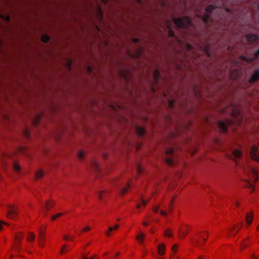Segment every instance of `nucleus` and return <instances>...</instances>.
<instances>
[{
	"mask_svg": "<svg viewBox=\"0 0 259 259\" xmlns=\"http://www.w3.org/2000/svg\"><path fill=\"white\" fill-rule=\"evenodd\" d=\"M231 116L234 119H227L225 121H219L218 123L220 130L223 133L227 131L228 126L234 124H240L242 121V117L240 115V111L238 107H233L232 109Z\"/></svg>",
	"mask_w": 259,
	"mask_h": 259,
	"instance_id": "obj_1",
	"label": "nucleus"
},
{
	"mask_svg": "<svg viewBox=\"0 0 259 259\" xmlns=\"http://www.w3.org/2000/svg\"><path fill=\"white\" fill-rule=\"evenodd\" d=\"M208 238V232L207 231H202L194 236L191 240V243L194 246L201 247L205 244Z\"/></svg>",
	"mask_w": 259,
	"mask_h": 259,
	"instance_id": "obj_2",
	"label": "nucleus"
},
{
	"mask_svg": "<svg viewBox=\"0 0 259 259\" xmlns=\"http://www.w3.org/2000/svg\"><path fill=\"white\" fill-rule=\"evenodd\" d=\"M172 20L179 28H187L191 25V19L188 16H184L182 18H173Z\"/></svg>",
	"mask_w": 259,
	"mask_h": 259,
	"instance_id": "obj_3",
	"label": "nucleus"
},
{
	"mask_svg": "<svg viewBox=\"0 0 259 259\" xmlns=\"http://www.w3.org/2000/svg\"><path fill=\"white\" fill-rule=\"evenodd\" d=\"M250 176L251 177L249 180L246 179L245 182L246 183L245 186L246 187H254L255 183L258 180V174L257 170L254 168H252L250 170Z\"/></svg>",
	"mask_w": 259,
	"mask_h": 259,
	"instance_id": "obj_4",
	"label": "nucleus"
},
{
	"mask_svg": "<svg viewBox=\"0 0 259 259\" xmlns=\"http://www.w3.org/2000/svg\"><path fill=\"white\" fill-rule=\"evenodd\" d=\"M191 230L190 226L186 224L181 225L179 229L178 237L180 239H184Z\"/></svg>",
	"mask_w": 259,
	"mask_h": 259,
	"instance_id": "obj_5",
	"label": "nucleus"
},
{
	"mask_svg": "<svg viewBox=\"0 0 259 259\" xmlns=\"http://www.w3.org/2000/svg\"><path fill=\"white\" fill-rule=\"evenodd\" d=\"M9 211L7 214L8 218L14 219L18 215V208L17 206L10 204L8 205Z\"/></svg>",
	"mask_w": 259,
	"mask_h": 259,
	"instance_id": "obj_6",
	"label": "nucleus"
},
{
	"mask_svg": "<svg viewBox=\"0 0 259 259\" xmlns=\"http://www.w3.org/2000/svg\"><path fill=\"white\" fill-rule=\"evenodd\" d=\"M174 149L172 147H168L166 149L165 153L168 156L165 158V162L169 165H172L174 164V160L171 155L174 153Z\"/></svg>",
	"mask_w": 259,
	"mask_h": 259,
	"instance_id": "obj_7",
	"label": "nucleus"
},
{
	"mask_svg": "<svg viewBox=\"0 0 259 259\" xmlns=\"http://www.w3.org/2000/svg\"><path fill=\"white\" fill-rule=\"evenodd\" d=\"M242 223H238L235 224L232 228H230L228 231V235L230 237L234 236L241 229L242 227Z\"/></svg>",
	"mask_w": 259,
	"mask_h": 259,
	"instance_id": "obj_8",
	"label": "nucleus"
},
{
	"mask_svg": "<svg viewBox=\"0 0 259 259\" xmlns=\"http://www.w3.org/2000/svg\"><path fill=\"white\" fill-rule=\"evenodd\" d=\"M250 155L251 159L259 162V150L255 146H251Z\"/></svg>",
	"mask_w": 259,
	"mask_h": 259,
	"instance_id": "obj_9",
	"label": "nucleus"
},
{
	"mask_svg": "<svg viewBox=\"0 0 259 259\" xmlns=\"http://www.w3.org/2000/svg\"><path fill=\"white\" fill-rule=\"evenodd\" d=\"M160 77V74L158 70H155L153 73L154 81L151 86V90L153 92L157 90V81Z\"/></svg>",
	"mask_w": 259,
	"mask_h": 259,
	"instance_id": "obj_10",
	"label": "nucleus"
},
{
	"mask_svg": "<svg viewBox=\"0 0 259 259\" xmlns=\"http://www.w3.org/2000/svg\"><path fill=\"white\" fill-rule=\"evenodd\" d=\"M119 75L127 81L131 77V71L128 69L121 70L119 71Z\"/></svg>",
	"mask_w": 259,
	"mask_h": 259,
	"instance_id": "obj_11",
	"label": "nucleus"
},
{
	"mask_svg": "<svg viewBox=\"0 0 259 259\" xmlns=\"http://www.w3.org/2000/svg\"><path fill=\"white\" fill-rule=\"evenodd\" d=\"M47 228V225H43L39 228V242H44L45 238V233Z\"/></svg>",
	"mask_w": 259,
	"mask_h": 259,
	"instance_id": "obj_12",
	"label": "nucleus"
},
{
	"mask_svg": "<svg viewBox=\"0 0 259 259\" xmlns=\"http://www.w3.org/2000/svg\"><path fill=\"white\" fill-rule=\"evenodd\" d=\"M55 202L52 200H48L46 201L45 204L44 206V209L46 211L45 215H47V211L54 207Z\"/></svg>",
	"mask_w": 259,
	"mask_h": 259,
	"instance_id": "obj_13",
	"label": "nucleus"
},
{
	"mask_svg": "<svg viewBox=\"0 0 259 259\" xmlns=\"http://www.w3.org/2000/svg\"><path fill=\"white\" fill-rule=\"evenodd\" d=\"M259 57V50L254 54V57L252 58H246L245 57L241 56L239 57V59L242 61L247 62H252L256 58Z\"/></svg>",
	"mask_w": 259,
	"mask_h": 259,
	"instance_id": "obj_14",
	"label": "nucleus"
},
{
	"mask_svg": "<svg viewBox=\"0 0 259 259\" xmlns=\"http://www.w3.org/2000/svg\"><path fill=\"white\" fill-rule=\"evenodd\" d=\"M119 225L118 224H116L114 226L109 227L108 229L106 231L105 234L107 236L109 237L112 235L113 231H116L119 228Z\"/></svg>",
	"mask_w": 259,
	"mask_h": 259,
	"instance_id": "obj_15",
	"label": "nucleus"
},
{
	"mask_svg": "<svg viewBox=\"0 0 259 259\" xmlns=\"http://www.w3.org/2000/svg\"><path fill=\"white\" fill-rule=\"evenodd\" d=\"M22 250L21 243L14 242L12 247V251L15 252L17 253L21 252Z\"/></svg>",
	"mask_w": 259,
	"mask_h": 259,
	"instance_id": "obj_16",
	"label": "nucleus"
},
{
	"mask_svg": "<svg viewBox=\"0 0 259 259\" xmlns=\"http://www.w3.org/2000/svg\"><path fill=\"white\" fill-rule=\"evenodd\" d=\"M24 234L22 232H18L15 235L14 242L21 243L23 239Z\"/></svg>",
	"mask_w": 259,
	"mask_h": 259,
	"instance_id": "obj_17",
	"label": "nucleus"
},
{
	"mask_svg": "<svg viewBox=\"0 0 259 259\" xmlns=\"http://www.w3.org/2000/svg\"><path fill=\"white\" fill-rule=\"evenodd\" d=\"M157 253L159 255L162 256L165 253V245L163 243L159 244L157 246Z\"/></svg>",
	"mask_w": 259,
	"mask_h": 259,
	"instance_id": "obj_18",
	"label": "nucleus"
},
{
	"mask_svg": "<svg viewBox=\"0 0 259 259\" xmlns=\"http://www.w3.org/2000/svg\"><path fill=\"white\" fill-rule=\"evenodd\" d=\"M259 79V70L255 71L252 75L251 76L249 82L250 83H252Z\"/></svg>",
	"mask_w": 259,
	"mask_h": 259,
	"instance_id": "obj_19",
	"label": "nucleus"
},
{
	"mask_svg": "<svg viewBox=\"0 0 259 259\" xmlns=\"http://www.w3.org/2000/svg\"><path fill=\"white\" fill-rule=\"evenodd\" d=\"M144 52V49L142 47L138 48L137 49L135 52L131 55V56L134 58H139L142 55V53Z\"/></svg>",
	"mask_w": 259,
	"mask_h": 259,
	"instance_id": "obj_20",
	"label": "nucleus"
},
{
	"mask_svg": "<svg viewBox=\"0 0 259 259\" xmlns=\"http://www.w3.org/2000/svg\"><path fill=\"white\" fill-rule=\"evenodd\" d=\"M245 37L249 43L253 42L258 39V37L256 35L252 34L246 35Z\"/></svg>",
	"mask_w": 259,
	"mask_h": 259,
	"instance_id": "obj_21",
	"label": "nucleus"
},
{
	"mask_svg": "<svg viewBox=\"0 0 259 259\" xmlns=\"http://www.w3.org/2000/svg\"><path fill=\"white\" fill-rule=\"evenodd\" d=\"M230 77L232 79H236L239 75V71L236 69H232L230 71Z\"/></svg>",
	"mask_w": 259,
	"mask_h": 259,
	"instance_id": "obj_22",
	"label": "nucleus"
},
{
	"mask_svg": "<svg viewBox=\"0 0 259 259\" xmlns=\"http://www.w3.org/2000/svg\"><path fill=\"white\" fill-rule=\"evenodd\" d=\"M253 218V212H248L246 215V222L248 225H250L252 222Z\"/></svg>",
	"mask_w": 259,
	"mask_h": 259,
	"instance_id": "obj_23",
	"label": "nucleus"
},
{
	"mask_svg": "<svg viewBox=\"0 0 259 259\" xmlns=\"http://www.w3.org/2000/svg\"><path fill=\"white\" fill-rule=\"evenodd\" d=\"M250 244V240L249 238H246L245 239L240 246V248L241 250H243L247 248L248 246H249Z\"/></svg>",
	"mask_w": 259,
	"mask_h": 259,
	"instance_id": "obj_24",
	"label": "nucleus"
},
{
	"mask_svg": "<svg viewBox=\"0 0 259 259\" xmlns=\"http://www.w3.org/2000/svg\"><path fill=\"white\" fill-rule=\"evenodd\" d=\"M145 237V235L143 233H140L137 235L136 236V239L140 244H143L144 243V239Z\"/></svg>",
	"mask_w": 259,
	"mask_h": 259,
	"instance_id": "obj_25",
	"label": "nucleus"
},
{
	"mask_svg": "<svg viewBox=\"0 0 259 259\" xmlns=\"http://www.w3.org/2000/svg\"><path fill=\"white\" fill-rule=\"evenodd\" d=\"M97 18L99 20H102L103 19V12L101 9V6L98 5L97 7Z\"/></svg>",
	"mask_w": 259,
	"mask_h": 259,
	"instance_id": "obj_26",
	"label": "nucleus"
},
{
	"mask_svg": "<svg viewBox=\"0 0 259 259\" xmlns=\"http://www.w3.org/2000/svg\"><path fill=\"white\" fill-rule=\"evenodd\" d=\"M35 235L32 232H29L27 235V240L28 242H31L34 241Z\"/></svg>",
	"mask_w": 259,
	"mask_h": 259,
	"instance_id": "obj_27",
	"label": "nucleus"
},
{
	"mask_svg": "<svg viewBox=\"0 0 259 259\" xmlns=\"http://www.w3.org/2000/svg\"><path fill=\"white\" fill-rule=\"evenodd\" d=\"M130 187V185L129 184H127L126 186L122 187L119 192V194L120 195H124V194H125L127 192V190Z\"/></svg>",
	"mask_w": 259,
	"mask_h": 259,
	"instance_id": "obj_28",
	"label": "nucleus"
},
{
	"mask_svg": "<svg viewBox=\"0 0 259 259\" xmlns=\"http://www.w3.org/2000/svg\"><path fill=\"white\" fill-rule=\"evenodd\" d=\"M26 149V146H21L17 149L15 154L17 155V154H23L24 153Z\"/></svg>",
	"mask_w": 259,
	"mask_h": 259,
	"instance_id": "obj_29",
	"label": "nucleus"
},
{
	"mask_svg": "<svg viewBox=\"0 0 259 259\" xmlns=\"http://www.w3.org/2000/svg\"><path fill=\"white\" fill-rule=\"evenodd\" d=\"M233 155L236 158H239L242 156V152L237 149L233 150Z\"/></svg>",
	"mask_w": 259,
	"mask_h": 259,
	"instance_id": "obj_30",
	"label": "nucleus"
},
{
	"mask_svg": "<svg viewBox=\"0 0 259 259\" xmlns=\"http://www.w3.org/2000/svg\"><path fill=\"white\" fill-rule=\"evenodd\" d=\"M136 132L139 136H142L145 133V129L143 127L137 126L136 128Z\"/></svg>",
	"mask_w": 259,
	"mask_h": 259,
	"instance_id": "obj_31",
	"label": "nucleus"
},
{
	"mask_svg": "<svg viewBox=\"0 0 259 259\" xmlns=\"http://www.w3.org/2000/svg\"><path fill=\"white\" fill-rule=\"evenodd\" d=\"M41 115L40 114L37 115L33 120V124L34 126H37L39 123Z\"/></svg>",
	"mask_w": 259,
	"mask_h": 259,
	"instance_id": "obj_32",
	"label": "nucleus"
},
{
	"mask_svg": "<svg viewBox=\"0 0 259 259\" xmlns=\"http://www.w3.org/2000/svg\"><path fill=\"white\" fill-rule=\"evenodd\" d=\"M44 174V171L42 170H41V169L38 170L35 173V179L36 180L40 179L43 177Z\"/></svg>",
	"mask_w": 259,
	"mask_h": 259,
	"instance_id": "obj_33",
	"label": "nucleus"
},
{
	"mask_svg": "<svg viewBox=\"0 0 259 259\" xmlns=\"http://www.w3.org/2000/svg\"><path fill=\"white\" fill-rule=\"evenodd\" d=\"M64 214H65L64 213H62V212L57 213V214H54L52 216L51 221H55L56 220H57L58 219H59V218H61V217H62L63 215H64Z\"/></svg>",
	"mask_w": 259,
	"mask_h": 259,
	"instance_id": "obj_34",
	"label": "nucleus"
},
{
	"mask_svg": "<svg viewBox=\"0 0 259 259\" xmlns=\"http://www.w3.org/2000/svg\"><path fill=\"white\" fill-rule=\"evenodd\" d=\"M69 251V247L66 246V245H64L62 246L60 253L61 255H63L64 254L67 253Z\"/></svg>",
	"mask_w": 259,
	"mask_h": 259,
	"instance_id": "obj_35",
	"label": "nucleus"
},
{
	"mask_svg": "<svg viewBox=\"0 0 259 259\" xmlns=\"http://www.w3.org/2000/svg\"><path fill=\"white\" fill-rule=\"evenodd\" d=\"M169 23H170V21H167L166 25H167V27L168 29V34L169 36L173 37L175 35V33H174V31L170 28Z\"/></svg>",
	"mask_w": 259,
	"mask_h": 259,
	"instance_id": "obj_36",
	"label": "nucleus"
},
{
	"mask_svg": "<svg viewBox=\"0 0 259 259\" xmlns=\"http://www.w3.org/2000/svg\"><path fill=\"white\" fill-rule=\"evenodd\" d=\"M215 8V7L213 5H210L208 6L205 9L206 13H208L210 15Z\"/></svg>",
	"mask_w": 259,
	"mask_h": 259,
	"instance_id": "obj_37",
	"label": "nucleus"
},
{
	"mask_svg": "<svg viewBox=\"0 0 259 259\" xmlns=\"http://www.w3.org/2000/svg\"><path fill=\"white\" fill-rule=\"evenodd\" d=\"M176 196H173L171 200H170V201L169 203V205H168V209L169 210V211H171L172 210V209H173V206H174V201H175V198H176Z\"/></svg>",
	"mask_w": 259,
	"mask_h": 259,
	"instance_id": "obj_38",
	"label": "nucleus"
},
{
	"mask_svg": "<svg viewBox=\"0 0 259 259\" xmlns=\"http://www.w3.org/2000/svg\"><path fill=\"white\" fill-rule=\"evenodd\" d=\"M164 236L168 237H170L172 236V230L169 228H167L164 232Z\"/></svg>",
	"mask_w": 259,
	"mask_h": 259,
	"instance_id": "obj_39",
	"label": "nucleus"
},
{
	"mask_svg": "<svg viewBox=\"0 0 259 259\" xmlns=\"http://www.w3.org/2000/svg\"><path fill=\"white\" fill-rule=\"evenodd\" d=\"M41 40L45 43L49 42L50 39V37L47 34H44L41 37Z\"/></svg>",
	"mask_w": 259,
	"mask_h": 259,
	"instance_id": "obj_40",
	"label": "nucleus"
},
{
	"mask_svg": "<svg viewBox=\"0 0 259 259\" xmlns=\"http://www.w3.org/2000/svg\"><path fill=\"white\" fill-rule=\"evenodd\" d=\"M194 92L195 95L197 97H199L200 95L199 87L198 85H195L193 88Z\"/></svg>",
	"mask_w": 259,
	"mask_h": 259,
	"instance_id": "obj_41",
	"label": "nucleus"
},
{
	"mask_svg": "<svg viewBox=\"0 0 259 259\" xmlns=\"http://www.w3.org/2000/svg\"><path fill=\"white\" fill-rule=\"evenodd\" d=\"M210 14L205 13V14L204 15V16L202 18V19H203L204 22L206 24L208 22L209 19H210Z\"/></svg>",
	"mask_w": 259,
	"mask_h": 259,
	"instance_id": "obj_42",
	"label": "nucleus"
},
{
	"mask_svg": "<svg viewBox=\"0 0 259 259\" xmlns=\"http://www.w3.org/2000/svg\"><path fill=\"white\" fill-rule=\"evenodd\" d=\"M13 168L15 170H16L17 171H19L21 170V167H20L19 164L17 161L14 162Z\"/></svg>",
	"mask_w": 259,
	"mask_h": 259,
	"instance_id": "obj_43",
	"label": "nucleus"
},
{
	"mask_svg": "<svg viewBox=\"0 0 259 259\" xmlns=\"http://www.w3.org/2000/svg\"><path fill=\"white\" fill-rule=\"evenodd\" d=\"M149 199L147 200H142L141 204H138L137 205V208H140L142 206L145 207L147 204V202L149 201Z\"/></svg>",
	"mask_w": 259,
	"mask_h": 259,
	"instance_id": "obj_44",
	"label": "nucleus"
},
{
	"mask_svg": "<svg viewBox=\"0 0 259 259\" xmlns=\"http://www.w3.org/2000/svg\"><path fill=\"white\" fill-rule=\"evenodd\" d=\"M63 238L66 241H68L69 240L71 241H73L74 240V237L72 236L65 235L63 236Z\"/></svg>",
	"mask_w": 259,
	"mask_h": 259,
	"instance_id": "obj_45",
	"label": "nucleus"
},
{
	"mask_svg": "<svg viewBox=\"0 0 259 259\" xmlns=\"http://www.w3.org/2000/svg\"><path fill=\"white\" fill-rule=\"evenodd\" d=\"M77 156H78V158L79 159L81 160L84 157L85 154H84V153L83 151H82L81 150H79L78 152Z\"/></svg>",
	"mask_w": 259,
	"mask_h": 259,
	"instance_id": "obj_46",
	"label": "nucleus"
},
{
	"mask_svg": "<svg viewBox=\"0 0 259 259\" xmlns=\"http://www.w3.org/2000/svg\"><path fill=\"white\" fill-rule=\"evenodd\" d=\"M91 230V228L90 226H86L84 227L82 230L80 231V233H84L90 231Z\"/></svg>",
	"mask_w": 259,
	"mask_h": 259,
	"instance_id": "obj_47",
	"label": "nucleus"
},
{
	"mask_svg": "<svg viewBox=\"0 0 259 259\" xmlns=\"http://www.w3.org/2000/svg\"><path fill=\"white\" fill-rule=\"evenodd\" d=\"M179 247V244H177V243L174 244L172 245V248H171L172 252L174 253L176 252L178 250Z\"/></svg>",
	"mask_w": 259,
	"mask_h": 259,
	"instance_id": "obj_48",
	"label": "nucleus"
},
{
	"mask_svg": "<svg viewBox=\"0 0 259 259\" xmlns=\"http://www.w3.org/2000/svg\"><path fill=\"white\" fill-rule=\"evenodd\" d=\"M0 18L5 19L7 22H9L10 20V17L9 15L6 16L3 14L0 15Z\"/></svg>",
	"mask_w": 259,
	"mask_h": 259,
	"instance_id": "obj_49",
	"label": "nucleus"
},
{
	"mask_svg": "<svg viewBox=\"0 0 259 259\" xmlns=\"http://www.w3.org/2000/svg\"><path fill=\"white\" fill-rule=\"evenodd\" d=\"M143 169L141 165L140 164H138L137 165V172L138 174H141L143 172Z\"/></svg>",
	"mask_w": 259,
	"mask_h": 259,
	"instance_id": "obj_50",
	"label": "nucleus"
},
{
	"mask_svg": "<svg viewBox=\"0 0 259 259\" xmlns=\"http://www.w3.org/2000/svg\"><path fill=\"white\" fill-rule=\"evenodd\" d=\"M168 107L170 108H172L174 107L175 101L173 100H168Z\"/></svg>",
	"mask_w": 259,
	"mask_h": 259,
	"instance_id": "obj_51",
	"label": "nucleus"
},
{
	"mask_svg": "<svg viewBox=\"0 0 259 259\" xmlns=\"http://www.w3.org/2000/svg\"><path fill=\"white\" fill-rule=\"evenodd\" d=\"M106 193V192L104 191H100L99 192V198L100 200H102L103 199V196Z\"/></svg>",
	"mask_w": 259,
	"mask_h": 259,
	"instance_id": "obj_52",
	"label": "nucleus"
},
{
	"mask_svg": "<svg viewBox=\"0 0 259 259\" xmlns=\"http://www.w3.org/2000/svg\"><path fill=\"white\" fill-rule=\"evenodd\" d=\"M23 135L26 138H28L29 137L30 133H29V131L27 129L25 130V131H24V132L23 133Z\"/></svg>",
	"mask_w": 259,
	"mask_h": 259,
	"instance_id": "obj_53",
	"label": "nucleus"
},
{
	"mask_svg": "<svg viewBox=\"0 0 259 259\" xmlns=\"http://www.w3.org/2000/svg\"><path fill=\"white\" fill-rule=\"evenodd\" d=\"M170 259H179V257L175 253H172L170 255Z\"/></svg>",
	"mask_w": 259,
	"mask_h": 259,
	"instance_id": "obj_54",
	"label": "nucleus"
},
{
	"mask_svg": "<svg viewBox=\"0 0 259 259\" xmlns=\"http://www.w3.org/2000/svg\"><path fill=\"white\" fill-rule=\"evenodd\" d=\"M186 48L187 51H190L192 49V47L190 44H187L186 46Z\"/></svg>",
	"mask_w": 259,
	"mask_h": 259,
	"instance_id": "obj_55",
	"label": "nucleus"
},
{
	"mask_svg": "<svg viewBox=\"0 0 259 259\" xmlns=\"http://www.w3.org/2000/svg\"><path fill=\"white\" fill-rule=\"evenodd\" d=\"M87 70L89 73H91L93 70L92 68L90 66H87Z\"/></svg>",
	"mask_w": 259,
	"mask_h": 259,
	"instance_id": "obj_56",
	"label": "nucleus"
},
{
	"mask_svg": "<svg viewBox=\"0 0 259 259\" xmlns=\"http://www.w3.org/2000/svg\"><path fill=\"white\" fill-rule=\"evenodd\" d=\"M132 41H133V42L134 43H135V44H138V43H139V42L140 40H139V39H138V38H133V39H132Z\"/></svg>",
	"mask_w": 259,
	"mask_h": 259,
	"instance_id": "obj_57",
	"label": "nucleus"
},
{
	"mask_svg": "<svg viewBox=\"0 0 259 259\" xmlns=\"http://www.w3.org/2000/svg\"><path fill=\"white\" fill-rule=\"evenodd\" d=\"M71 63H72L71 60H68V63H67V67L68 69L70 68L71 66Z\"/></svg>",
	"mask_w": 259,
	"mask_h": 259,
	"instance_id": "obj_58",
	"label": "nucleus"
},
{
	"mask_svg": "<svg viewBox=\"0 0 259 259\" xmlns=\"http://www.w3.org/2000/svg\"><path fill=\"white\" fill-rule=\"evenodd\" d=\"M220 140L219 139H215L214 140V143L216 144V145H220Z\"/></svg>",
	"mask_w": 259,
	"mask_h": 259,
	"instance_id": "obj_59",
	"label": "nucleus"
},
{
	"mask_svg": "<svg viewBox=\"0 0 259 259\" xmlns=\"http://www.w3.org/2000/svg\"><path fill=\"white\" fill-rule=\"evenodd\" d=\"M234 206L236 207H238L240 206V203L238 201H236L234 203Z\"/></svg>",
	"mask_w": 259,
	"mask_h": 259,
	"instance_id": "obj_60",
	"label": "nucleus"
},
{
	"mask_svg": "<svg viewBox=\"0 0 259 259\" xmlns=\"http://www.w3.org/2000/svg\"><path fill=\"white\" fill-rule=\"evenodd\" d=\"M160 213L162 215H166L167 214V213L165 210H161Z\"/></svg>",
	"mask_w": 259,
	"mask_h": 259,
	"instance_id": "obj_61",
	"label": "nucleus"
},
{
	"mask_svg": "<svg viewBox=\"0 0 259 259\" xmlns=\"http://www.w3.org/2000/svg\"><path fill=\"white\" fill-rule=\"evenodd\" d=\"M159 206H156L153 208V211L157 213L158 211Z\"/></svg>",
	"mask_w": 259,
	"mask_h": 259,
	"instance_id": "obj_62",
	"label": "nucleus"
},
{
	"mask_svg": "<svg viewBox=\"0 0 259 259\" xmlns=\"http://www.w3.org/2000/svg\"><path fill=\"white\" fill-rule=\"evenodd\" d=\"M120 252H117V253L115 254V255H114V257L115 258H116V257H117L118 256H119L120 255Z\"/></svg>",
	"mask_w": 259,
	"mask_h": 259,
	"instance_id": "obj_63",
	"label": "nucleus"
},
{
	"mask_svg": "<svg viewBox=\"0 0 259 259\" xmlns=\"http://www.w3.org/2000/svg\"><path fill=\"white\" fill-rule=\"evenodd\" d=\"M150 232L153 234L154 232H155V229L153 228H151L150 229Z\"/></svg>",
	"mask_w": 259,
	"mask_h": 259,
	"instance_id": "obj_64",
	"label": "nucleus"
}]
</instances>
